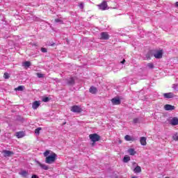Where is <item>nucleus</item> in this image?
<instances>
[{"instance_id": "1", "label": "nucleus", "mask_w": 178, "mask_h": 178, "mask_svg": "<svg viewBox=\"0 0 178 178\" xmlns=\"http://www.w3.org/2000/svg\"><path fill=\"white\" fill-rule=\"evenodd\" d=\"M89 138L92 141V147H94V145H95V143L101 140V136L98 135V134H91L89 135Z\"/></svg>"}, {"instance_id": "2", "label": "nucleus", "mask_w": 178, "mask_h": 178, "mask_svg": "<svg viewBox=\"0 0 178 178\" xmlns=\"http://www.w3.org/2000/svg\"><path fill=\"white\" fill-rule=\"evenodd\" d=\"M57 156H58L56 155V154L52 153L51 155L48 156L47 157H46L45 163H49V165H51V163H54V162H55L56 161V157Z\"/></svg>"}, {"instance_id": "3", "label": "nucleus", "mask_w": 178, "mask_h": 178, "mask_svg": "<svg viewBox=\"0 0 178 178\" xmlns=\"http://www.w3.org/2000/svg\"><path fill=\"white\" fill-rule=\"evenodd\" d=\"M71 111L74 112V113H81V112H83V110L81 109V107H80V106H73L71 107Z\"/></svg>"}, {"instance_id": "4", "label": "nucleus", "mask_w": 178, "mask_h": 178, "mask_svg": "<svg viewBox=\"0 0 178 178\" xmlns=\"http://www.w3.org/2000/svg\"><path fill=\"white\" fill-rule=\"evenodd\" d=\"M98 8L100 10H106L108 9V3L106 1H102L101 4L98 5Z\"/></svg>"}, {"instance_id": "5", "label": "nucleus", "mask_w": 178, "mask_h": 178, "mask_svg": "<svg viewBox=\"0 0 178 178\" xmlns=\"http://www.w3.org/2000/svg\"><path fill=\"white\" fill-rule=\"evenodd\" d=\"M2 154H3V156H5V158H8L9 156H12V155H15V153L9 150H3Z\"/></svg>"}, {"instance_id": "6", "label": "nucleus", "mask_w": 178, "mask_h": 178, "mask_svg": "<svg viewBox=\"0 0 178 178\" xmlns=\"http://www.w3.org/2000/svg\"><path fill=\"white\" fill-rule=\"evenodd\" d=\"M99 40H109V34H108V32H102L100 34Z\"/></svg>"}, {"instance_id": "7", "label": "nucleus", "mask_w": 178, "mask_h": 178, "mask_svg": "<svg viewBox=\"0 0 178 178\" xmlns=\"http://www.w3.org/2000/svg\"><path fill=\"white\" fill-rule=\"evenodd\" d=\"M162 56H163L162 50L157 51L156 53L154 54V58H156V59H161Z\"/></svg>"}, {"instance_id": "8", "label": "nucleus", "mask_w": 178, "mask_h": 178, "mask_svg": "<svg viewBox=\"0 0 178 178\" xmlns=\"http://www.w3.org/2000/svg\"><path fill=\"white\" fill-rule=\"evenodd\" d=\"M164 109L165 111H175V109H176V107L170 104H165L164 106Z\"/></svg>"}, {"instance_id": "9", "label": "nucleus", "mask_w": 178, "mask_h": 178, "mask_svg": "<svg viewBox=\"0 0 178 178\" xmlns=\"http://www.w3.org/2000/svg\"><path fill=\"white\" fill-rule=\"evenodd\" d=\"M111 102L113 105H120L121 104L120 99L119 98H113Z\"/></svg>"}, {"instance_id": "10", "label": "nucleus", "mask_w": 178, "mask_h": 178, "mask_svg": "<svg viewBox=\"0 0 178 178\" xmlns=\"http://www.w3.org/2000/svg\"><path fill=\"white\" fill-rule=\"evenodd\" d=\"M40 105H41V103L40 102V101H35L33 102L32 108L34 110L38 109Z\"/></svg>"}, {"instance_id": "11", "label": "nucleus", "mask_w": 178, "mask_h": 178, "mask_svg": "<svg viewBox=\"0 0 178 178\" xmlns=\"http://www.w3.org/2000/svg\"><path fill=\"white\" fill-rule=\"evenodd\" d=\"M37 164L38 165V166H40L41 168L44 170H48V169H49V167H48V165L41 163L40 161H38Z\"/></svg>"}, {"instance_id": "12", "label": "nucleus", "mask_w": 178, "mask_h": 178, "mask_svg": "<svg viewBox=\"0 0 178 178\" xmlns=\"http://www.w3.org/2000/svg\"><path fill=\"white\" fill-rule=\"evenodd\" d=\"M74 78L70 77V79H67V84L68 86H74Z\"/></svg>"}, {"instance_id": "13", "label": "nucleus", "mask_w": 178, "mask_h": 178, "mask_svg": "<svg viewBox=\"0 0 178 178\" xmlns=\"http://www.w3.org/2000/svg\"><path fill=\"white\" fill-rule=\"evenodd\" d=\"M170 124L172 126H177L178 124V118L175 117L170 121Z\"/></svg>"}, {"instance_id": "14", "label": "nucleus", "mask_w": 178, "mask_h": 178, "mask_svg": "<svg viewBox=\"0 0 178 178\" xmlns=\"http://www.w3.org/2000/svg\"><path fill=\"white\" fill-rule=\"evenodd\" d=\"M163 97L164 98H168V99L173 98V97H175V95L173 94V92L164 93Z\"/></svg>"}, {"instance_id": "15", "label": "nucleus", "mask_w": 178, "mask_h": 178, "mask_svg": "<svg viewBox=\"0 0 178 178\" xmlns=\"http://www.w3.org/2000/svg\"><path fill=\"white\" fill-rule=\"evenodd\" d=\"M97 91L98 90L97 89V88L94 86H91L89 89V92H90L91 94H97Z\"/></svg>"}, {"instance_id": "16", "label": "nucleus", "mask_w": 178, "mask_h": 178, "mask_svg": "<svg viewBox=\"0 0 178 178\" xmlns=\"http://www.w3.org/2000/svg\"><path fill=\"white\" fill-rule=\"evenodd\" d=\"M141 145H147V138L141 137L140 140Z\"/></svg>"}, {"instance_id": "17", "label": "nucleus", "mask_w": 178, "mask_h": 178, "mask_svg": "<svg viewBox=\"0 0 178 178\" xmlns=\"http://www.w3.org/2000/svg\"><path fill=\"white\" fill-rule=\"evenodd\" d=\"M16 136L17 137V138H23V137H24V132L23 131L17 132Z\"/></svg>"}, {"instance_id": "18", "label": "nucleus", "mask_w": 178, "mask_h": 178, "mask_svg": "<svg viewBox=\"0 0 178 178\" xmlns=\"http://www.w3.org/2000/svg\"><path fill=\"white\" fill-rule=\"evenodd\" d=\"M124 138L126 140V141H135L136 139H134V138L130 136L129 135H126L124 136Z\"/></svg>"}, {"instance_id": "19", "label": "nucleus", "mask_w": 178, "mask_h": 178, "mask_svg": "<svg viewBox=\"0 0 178 178\" xmlns=\"http://www.w3.org/2000/svg\"><path fill=\"white\" fill-rule=\"evenodd\" d=\"M19 175L21 176H22V177H27V176H29V172L26 171V170H22Z\"/></svg>"}, {"instance_id": "20", "label": "nucleus", "mask_w": 178, "mask_h": 178, "mask_svg": "<svg viewBox=\"0 0 178 178\" xmlns=\"http://www.w3.org/2000/svg\"><path fill=\"white\" fill-rule=\"evenodd\" d=\"M134 173H141V167H140L139 165L136 166L134 169Z\"/></svg>"}, {"instance_id": "21", "label": "nucleus", "mask_w": 178, "mask_h": 178, "mask_svg": "<svg viewBox=\"0 0 178 178\" xmlns=\"http://www.w3.org/2000/svg\"><path fill=\"white\" fill-rule=\"evenodd\" d=\"M128 152H129V155H136V154H137V152L136 151H134V149H128Z\"/></svg>"}, {"instance_id": "22", "label": "nucleus", "mask_w": 178, "mask_h": 178, "mask_svg": "<svg viewBox=\"0 0 178 178\" xmlns=\"http://www.w3.org/2000/svg\"><path fill=\"white\" fill-rule=\"evenodd\" d=\"M23 66H24V67H30V66H31V63L30 61H26L24 63Z\"/></svg>"}, {"instance_id": "23", "label": "nucleus", "mask_w": 178, "mask_h": 178, "mask_svg": "<svg viewBox=\"0 0 178 178\" xmlns=\"http://www.w3.org/2000/svg\"><path fill=\"white\" fill-rule=\"evenodd\" d=\"M23 90H24V86H19L15 89V91H23Z\"/></svg>"}, {"instance_id": "24", "label": "nucleus", "mask_w": 178, "mask_h": 178, "mask_svg": "<svg viewBox=\"0 0 178 178\" xmlns=\"http://www.w3.org/2000/svg\"><path fill=\"white\" fill-rule=\"evenodd\" d=\"M41 130H42V128H41V127H38V128L35 129V134L40 135V132L41 131Z\"/></svg>"}, {"instance_id": "25", "label": "nucleus", "mask_w": 178, "mask_h": 178, "mask_svg": "<svg viewBox=\"0 0 178 178\" xmlns=\"http://www.w3.org/2000/svg\"><path fill=\"white\" fill-rule=\"evenodd\" d=\"M124 162L125 163H127V162H129V161H130V156H125L124 157Z\"/></svg>"}, {"instance_id": "26", "label": "nucleus", "mask_w": 178, "mask_h": 178, "mask_svg": "<svg viewBox=\"0 0 178 178\" xmlns=\"http://www.w3.org/2000/svg\"><path fill=\"white\" fill-rule=\"evenodd\" d=\"M36 76H38V79H43L44 77V74H41V73H36Z\"/></svg>"}, {"instance_id": "27", "label": "nucleus", "mask_w": 178, "mask_h": 178, "mask_svg": "<svg viewBox=\"0 0 178 178\" xmlns=\"http://www.w3.org/2000/svg\"><path fill=\"white\" fill-rule=\"evenodd\" d=\"M147 67L149 69H154V63H147Z\"/></svg>"}, {"instance_id": "28", "label": "nucleus", "mask_w": 178, "mask_h": 178, "mask_svg": "<svg viewBox=\"0 0 178 178\" xmlns=\"http://www.w3.org/2000/svg\"><path fill=\"white\" fill-rule=\"evenodd\" d=\"M44 156L46 158L48 157V155H49V150H47L46 152H44L43 154Z\"/></svg>"}, {"instance_id": "29", "label": "nucleus", "mask_w": 178, "mask_h": 178, "mask_svg": "<svg viewBox=\"0 0 178 178\" xmlns=\"http://www.w3.org/2000/svg\"><path fill=\"white\" fill-rule=\"evenodd\" d=\"M3 77H4L6 79H9V77H10L9 74H8V72L4 73Z\"/></svg>"}, {"instance_id": "30", "label": "nucleus", "mask_w": 178, "mask_h": 178, "mask_svg": "<svg viewBox=\"0 0 178 178\" xmlns=\"http://www.w3.org/2000/svg\"><path fill=\"white\" fill-rule=\"evenodd\" d=\"M42 101L43 102H48V101H49V97H43Z\"/></svg>"}, {"instance_id": "31", "label": "nucleus", "mask_w": 178, "mask_h": 178, "mask_svg": "<svg viewBox=\"0 0 178 178\" xmlns=\"http://www.w3.org/2000/svg\"><path fill=\"white\" fill-rule=\"evenodd\" d=\"M172 138H173V140H175V141H177L178 140V134H176L175 135H174L172 136Z\"/></svg>"}, {"instance_id": "32", "label": "nucleus", "mask_w": 178, "mask_h": 178, "mask_svg": "<svg viewBox=\"0 0 178 178\" xmlns=\"http://www.w3.org/2000/svg\"><path fill=\"white\" fill-rule=\"evenodd\" d=\"M79 7L80 8V9H84V6L83 5V3H80L79 4Z\"/></svg>"}, {"instance_id": "33", "label": "nucleus", "mask_w": 178, "mask_h": 178, "mask_svg": "<svg viewBox=\"0 0 178 178\" xmlns=\"http://www.w3.org/2000/svg\"><path fill=\"white\" fill-rule=\"evenodd\" d=\"M133 123H134V124L138 123V118H134L133 120Z\"/></svg>"}, {"instance_id": "34", "label": "nucleus", "mask_w": 178, "mask_h": 178, "mask_svg": "<svg viewBox=\"0 0 178 178\" xmlns=\"http://www.w3.org/2000/svg\"><path fill=\"white\" fill-rule=\"evenodd\" d=\"M41 51H42V52H44V53L47 52V49L44 48V47L41 48Z\"/></svg>"}, {"instance_id": "35", "label": "nucleus", "mask_w": 178, "mask_h": 178, "mask_svg": "<svg viewBox=\"0 0 178 178\" xmlns=\"http://www.w3.org/2000/svg\"><path fill=\"white\" fill-rule=\"evenodd\" d=\"M147 59H150L151 57L149 56V53L146 55Z\"/></svg>"}, {"instance_id": "36", "label": "nucleus", "mask_w": 178, "mask_h": 178, "mask_svg": "<svg viewBox=\"0 0 178 178\" xmlns=\"http://www.w3.org/2000/svg\"><path fill=\"white\" fill-rule=\"evenodd\" d=\"M31 178H38V177L37 175H32Z\"/></svg>"}, {"instance_id": "37", "label": "nucleus", "mask_w": 178, "mask_h": 178, "mask_svg": "<svg viewBox=\"0 0 178 178\" xmlns=\"http://www.w3.org/2000/svg\"><path fill=\"white\" fill-rule=\"evenodd\" d=\"M126 62V60L123 59L122 61H121V63H124Z\"/></svg>"}, {"instance_id": "38", "label": "nucleus", "mask_w": 178, "mask_h": 178, "mask_svg": "<svg viewBox=\"0 0 178 178\" xmlns=\"http://www.w3.org/2000/svg\"><path fill=\"white\" fill-rule=\"evenodd\" d=\"M55 22H56V23L59 22V19H55Z\"/></svg>"}, {"instance_id": "39", "label": "nucleus", "mask_w": 178, "mask_h": 178, "mask_svg": "<svg viewBox=\"0 0 178 178\" xmlns=\"http://www.w3.org/2000/svg\"><path fill=\"white\" fill-rule=\"evenodd\" d=\"M131 178H137V177H132Z\"/></svg>"}, {"instance_id": "40", "label": "nucleus", "mask_w": 178, "mask_h": 178, "mask_svg": "<svg viewBox=\"0 0 178 178\" xmlns=\"http://www.w3.org/2000/svg\"><path fill=\"white\" fill-rule=\"evenodd\" d=\"M63 124H66V122H64Z\"/></svg>"}]
</instances>
